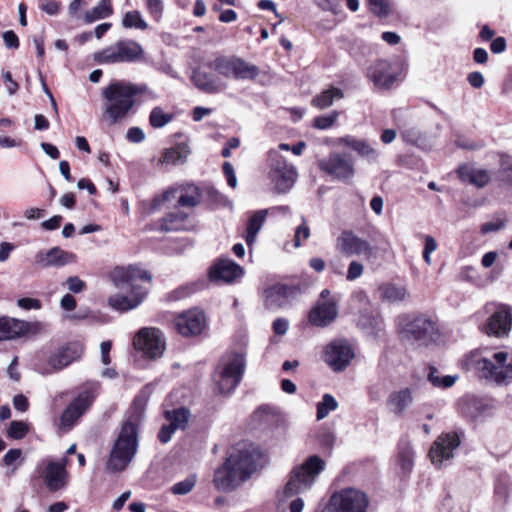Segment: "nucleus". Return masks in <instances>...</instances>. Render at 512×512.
I'll return each mask as SVG.
<instances>
[{
    "mask_svg": "<svg viewBox=\"0 0 512 512\" xmlns=\"http://www.w3.org/2000/svg\"><path fill=\"white\" fill-rule=\"evenodd\" d=\"M22 461V451L18 448L8 450L2 459L3 465L10 468V474L18 469Z\"/></svg>",
    "mask_w": 512,
    "mask_h": 512,
    "instance_id": "49530a36",
    "label": "nucleus"
},
{
    "mask_svg": "<svg viewBox=\"0 0 512 512\" xmlns=\"http://www.w3.org/2000/svg\"><path fill=\"white\" fill-rule=\"evenodd\" d=\"M343 97V91L340 88L332 86L315 96L312 99V105L318 109H325L330 107L335 100L342 99Z\"/></svg>",
    "mask_w": 512,
    "mask_h": 512,
    "instance_id": "c9c22d12",
    "label": "nucleus"
},
{
    "mask_svg": "<svg viewBox=\"0 0 512 512\" xmlns=\"http://www.w3.org/2000/svg\"><path fill=\"white\" fill-rule=\"evenodd\" d=\"M368 505L365 492L349 487L333 493L322 512H367Z\"/></svg>",
    "mask_w": 512,
    "mask_h": 512,
    "instance_id": "1a4fd4ad",
    "label": "nucleus"
},
{
    "mask_svg": "<svg viewBox=\"0 0 512 512\" xmlns=\"http://www.w3.org/2000/svg\"><path fill=\"white\" fill-rule=\"evenodd\" d=\"M191 80L196 87L205 92L217 91V85L215 81L205 72L199 70L194 71Z\"/></svg>",
    "mask_w": 512,
    "mask_h": 512,
    "instance_id": "79ce46f5",
    "label": "nucleus"
},
{
    "mask_svg": "<svg viewBox=\"0 0 512 512\" xmlns=\"http://www.w3.org/2000/svg\"><path fill=\"white\" fill-rule=\"evenodd\" d=\"M379 293L382 299L389 302H398L406 298L407 291L403 286L385 284L379 287Z\"/></svg>",
    "mask_w": 512,
    "mask_h": 512,
    "instance_id": "58836bf2",
    "label": "nucleus"
},
{
    "mask_svg": "<svg viewBox=\"0 0 512 512\" xmlns=\"http://www.w3.org/2000/svg\"><path fill=\"white\" fill-rule=\"evenodd\" d=\"M370 10L379 17H387L390 14L388 0H368Z\"/></svg>",
    "mask_w": 512,
    "mask_h": 512,
    "instance_id": "864d4df0",
    "label": "nucleus"
},
{
    "mask_svg": "<svg viewBox=\"0 0 512 512\" xmlns=\"http://www.w3.org/2000/svg\"><path fill=\"white\" fill-rule=\"evenodd\" d=\"M355 357L350 343L344 339H335L327 344L323 351L324 362L334 371H344Z\"/></svg>",
    "mask_w": 512,
    "mask_h": 512,
    "instance_id": "2eb2a0df",
    "label": "nucleus"
},
{
    "mask_svg": "<svg viewBox=\"0 0 512 512\" xmlns=\"http://www.w3.org/2000/svg\"><path fill=\"white\" fill-rule=\"evenodd\" d=\"M126 137L132 143H140L145 139V134L139 127H131L127 130Z\"/></svg>",
    "mask_w": 512,
    "mask_h": 512,
    "instance_id": "680f3d73",
    "label": "nucleus"
},
{
    "mask_svg": "<svg viewBox=\"0 0 512 512\" xmlns=\"http://www.w3.org/2000/svg\"><path fill=\"white\" fill-rule=\"evenodd\" d=\"M28 425L22 421H12L8 429V436L13 439H22L28 432Z\"/></svg>",
    "mask_w": 512,
    "mask_h": 512,
    "instance_id": "603ef678",
    "label": "nucleus"
},
{
    "mask_svg": "<svg viewBox=\"0 0 512 512\" xmlns=\"http://www.w3.org/2000/svg\"><path fill=\"white\" fill-rule=\"evenodd\" d=\"M172 120V115L165 113L162 108L155 107L150 113L149 121L154 128H162Z\"/></svg>",
    "mask_w": 512,
    "mask_h": 512,
    "instance_id": "de8ad7c7",
    "label": "nucleus"
},
{
    "mask_svg": "<svg viewBox=\"0 0 512 512\" xmlns=\"http://www.w3.org/2000/svg\"><path fill=\"white\" fill-rule=\"evenodd\" d=\"M428 381L437 388H449L453 386L458 379L457 375H440L439 371L435 367H429Z\"/></svg>",
    "mask_w": 512,
    "mask_h": 512,
    "instance_id": "ea45409f",
    "label": "nucleus"
},
{
    "mask_svg": "<svg viewBox=\"0 0 512 512\" xmlns=\"http://www.w3.org/2000/svg\"><path fill=\"white\" fill-rule=\"evenodd\" d=\"M245 367V360L240 353H231L225 355L214 374V382L217 389L222 394H227L234 390L239 384Z\"/></svg>",
    "mask_w": 512,
    "mask_h": 512,
    "instance_id": "0eeeda50",
    "label": "nucleus"
},
{
    "mask_svg": "<svg viewBox=\"0 0 512 512\" xmlns=\"http://www.w3.org/2000/svg\"><path fill=\"white\" fill-rule=\"evenodd\" d=\"M149 90L146 84H134L124 80H116L102 89L104 100L100 122L111 127L120 123L130 113L136 103L135 97Z\"/></svg>",
    "mask_w": 512,
    "mask_h": 512,
    "instance_id": "f03ea898",
    "label": "nucleus"
},
{
    "mask_svg": "<svg viewBox=\"0 0 512 512\" xmlns=\"http://www.w3.org/2000/svg\"><path fill=\"white\" fill-rule=\"evenodd\" d=\"M40 8L48 15H56L60 9V2L56 0H44Z\"/></svg>",
    "mask_w": 512,
    "mask_h": 512,
    "instance_id": "e2e57ef3",
    "label": "nucleus"
},
{
    "mask_svg": "<svg viewBox=\"0 0 512 512\" xmlns=\"http://www.w3.org/2000/svg\"><path fill=\"white\" fill-rule=\"evenodd\" d=\"M190 226L188 215L182 211L167 214L161 224L162 229L165 231L188 230Z\"/></svg>",
    "mask_w": 512,
    "mask_h": 512,
    "instance_id": "f704fd0d",
    "label": "nucleus"
},
{
    "mask_svg": "<svg viewBox=\"0 0 512 512\" xmlns=\"http://www.w3.org/2000/svg\"><path fill=\"white\" fill-rule=\"evenodd\" d=\"M5 46L8 49H17L19 47V39L14 31L8 30L2 34Z\"/></svg>",
    "mask_w": 512,
    "mask_h": 512,
    "instance_id": "052dcab7",
    "label": "nucleus"
},
{
    "mask_svg": "<svg viewBox=\"0 0 512 512\" xmlns=\"http://www.w3.org/2000/svg\"><path fill=\"white\" fill-rule=\"evenodd\" d=\"M243 274L241 266L229 259L219 260L209 272L212 281L231 283Z\"/></svg>",
    "mask_w": 512,
    "mask_h": 512,
    "instance_id": "bb28decb",
    "label": "nucleus"
},
{
    "mask_svg": "<svg viewBox=\"0 0 512 512\" xmlns=\"http://www.w3.org/2000/svg\"><path fill=\"white\" fill-rule=\"evenodd\" d=\"M338 407V403L335 398L331 394H324L322 401L317 404V412L316 417L317 420H322L327 417V415L336 410Z\"/></svg>",
    "mask_w": 512,
    "mask_h": 512,
    "instance_id": "c03bdc74",
    "label": "nucleus"
},
{
    "mask_svg": "<svg viewBox=\"0 0 512 512\" xmlns=\"http://www.w3.org/2000/svg\"><path fill=\"white\" fill-rule=\"evenodd\" d=\"M324 468L325 462L320 457L317 455L308 457L305 462L290 472L289 479L282 491L283 497H294L309 490Z\"/></svg>",
    "mask_w": 512,
    "mask_h": 512,
    "instance_id": "39448f33",
    "label": "nucleus"
},
{
    "mask_svg": "<svg viewBox=\"0 0 512 512\" xmlns=\"http://www.w3.org/2000/svg\"><path fill=\"white\" fill-rule=\"evenodd\" d=\"M144 58L143 47L132 39L119 40L93 54V60L101 65L134 63Z\"/></svg>",
    "mask_w": 512,
    "mask_h": 512,
    "instance_id": "423d86ee",
    "label": "nucleus"
},
{
    "mask_svg": "<svg viewBox=\"0 0 512 512\" xmlns=\"http://www.w3.org/2000/svg\"><path fill=\"white\" fill-rule=\"evenodd\" d=\"M2 79L6 84L7 92L14 95L18 90V84L12 79V74L9 71L2 72Z\"/></svg>",
    "mask_w": 512,
    "mask_h": 512,
    "instance_id": "338daca9",
    "label": "nucleus"
},
{
    "mask_svg": "<svg viewBox=\"0 0 512 512\" xmlns=\"http://www.w3.org/2000/svg\"><path fill=\"white\" fill-rule=\"evenodd\" d=\"M113 14V7L110 0H101L97 6L93 7L85 13L84 20L86 23H92L96 20L105 19Z\"/></svg>",
    "mask_w": 512,
    "mask_h": 512,
    "instance_id": "e433bc0d",
    "label": "nucleus"
},
{
    "mask_svg": "<svg viewBox=\"0 0 512 512\" xmlns=\"http://www.w3.org/2000/svg\"><path fill=\"white\" fill-rule=\"evenodd\" d=\"M77 261V256L69 251H65L59 247H53L47 251H40L35 255L36 265L47 267H62L69 264H74Z\"/></svg>",
    "mask_w": 512,
    "mask_h": 512,
    "instance_id": "b1692460",
    "label": "nucleus"
},
{
    "mask_svg": "<svg viewBox=\"0 0 512 512\" xmlns=\"http://www.w3.org/2000/svg\"><path fill=\"white\" fill-rule=\"evenodd\" d=\"M39 329L37 322H28L8 316L0 317V341H9L21 338Z\"/></svg>",
    "mask_w": 512,
    "mask_h": 512,
    "instance_id": "aec40b11",
    "label": "nucleus"
},
{
    "mask_svg": "<svg viewBox=\"0 0 512 512\" xmlns=\"http://www.w3.org/2000/svg\"><path fill=\"white\" fill-rule=\"evenodd\" d=\"M256 447L240 443L214 472L213 484L218 491L230 492L249 480L256 472Z\"/></svg>",
    "mask_w": 512,
    "mask_h": 512,
    "instance_id": "f257e3e1",
    "label": "nucleus"
},
{
    "mask_svg": "<svg viewBox=\"0 0 512 512\" xmlns=\"http://www.w3.org/2000/svg\"><path fill=\"white\" fill-rule=\"evenodd\" d=\"M364 266L359 261L353 260L349 263L346 279L348 281H354L363 275Z\"/></svg>",
    "mask_w": 512,
    "mask_h": 512,
    "instance_id": "6e6d98bb",
    "label": "nucleus"
},
{
    "mask_svg": "<svg viewBox=\"0 0 512 512\" xmlns=\"http://www.w3.org/2000/svg\"><path fill=\"white\" fill-rule=\"evenodd\" d=\"M66 283L68 285V289L73 293H80L85 287L84 281L77 276L68 277Z\"/></svg>",
    "mask_w": 512,
    "mask_h": 512,
    "instance_id": "69168bd1",
    "label": "nucleus"
},
{
    "mask_svg": "<svg viewBox=\"0 0 512 512\" xmlns=\"http://www.w3.org/2000/svg\"><path fill=\"white\" fill-rule=\"evenodd\" d=\"M298 285L277 283L265 289L264 305L268 310L287 309L300 297Z\"/></svg>",
    "mask_w": 512,
    "mask_h": 512,
    "instance_id": "ddd939ff",
    "label": "nucleus"
},
{
    "mask_svg": "<svg viewBox=\"0 0 512 512\" xmlns=\"http://www.w3.org/2000/svg\"><path fill=\"white\" fill-rule=\"evenodd\" d=\"M335 248L345 257L362 256L368 260L375 254V248L352 230L341 231L335 240Z\"/></svg>",
    "mask_w": 512,
    "mask_h": 512,
    "instance_id": "4468645a",
    "label": "nucleus"
},
{
    "mask_svg": "<svg viewBox=\"0 0 512 512\" xmlns=\"http://www.w3.org/2000/svg\"><path fill=\"white\" fill-rule=\"evenodd\" d=\"M84 346L79 341H71L56 349L48 358V365L53 371H59L80 359Z\"/></svg>",
    "mask_w": 512,
    "mask_h": 512,
    "instance_id": "412c9836",
    "label": "nucleus"
},
{
    "mask_svg": "<svg viewBox=\"0 0 512 512\" xmlns=\"http://www.w3.org/2000/svg\"><path fill=\"white\" fill-rule=\"evenodd\" d=\"M310 236V229L306 223V220L302 218V223L296 228L294 235V246L296 248L300 247L302 244V239L306 240Z\"/></svg>",
    "mask_w": 512,
    "mask_h": 512,
    "instance_id": "5fc2aeb1",
    "label": "nucleus"
},
{
    "mask_svg": "<svg viewBox=\"0 0 512 512\" xmlns=\"http://www.w3.org/2000/svg\"><path fill=\"white\" fill-rule=\"evenodd\" d=\"M17 305L24 310H39L42 308V303L39 299L30 297L19 298Z\"/></svg>",
    "mask_w": 512,
    "mask_h": 512,
    "instance_id": "13d9d810",
    "label": "nucleus"
},
{
    "mask_svg": "<svg viewBox=\"0 0 512 512\" xmlns=\"http://www.w3.org/2000/svg\"><path fill=\"white\" fill-rule=\"evenodd\" d=\"M413 397L409 388L394 391L390 394L387 405L391 412L395 415H402L406 409L412 404Z\"/></svg>",
    "mask_w": 512,
    "mask_h": 512,
    "instance_id": "72a5a7b5",
    "label": "nucleus"
},
{
    "mask_svg": "<svg viewBox=\"0 0 512 512\" xmlns=\"http://www.w3.org/2000/svg\"><path fill=\"white\" fill-rule=\"evenodd\" d=\"M461 443L460 436L456 432L441 434L430 448L429 456L435 465H442L444 461L454 456V451Z\"/></svg>",
    "mask_w": 512,
    "mask_h": 512,
    "instance_id": "6ab92c4d",
    "label": "nucleus"
},
{
    "mask_svg": "<svg viewBox=\"0 0 512 512\" xmlns=\"http://www.w3.org/2000/svg\"><path fill=\"white\" fill-rule=\"evenodd\" d=\"M135 349L149 359H156L163 355L166 349L164 334L160 329L145 327L138 331L133 340Z\"/></svg>",
    "mask_w": 512,
    "mask_h": 512,
    "instance_id": "f8f14e48",
    "label": "nucleus"
},
{
    "mask_svg": "<svg viewBox=\"0 0 512 512\" xmlns=\"http://www.w3.org/2000/svg\"><path fill=\"white\" fill-rule=\"evenodd\" d=\"M195 484H196V476L191 475V476L187 477L185 480L174 484L171 488V491L175 495H185L193 489Z\"/></svg>",
    "mask_w": 512,
    "mask_h": 512,
    "instance_id": "3c124183",
    "label": "nucleus"
},
{
    "mask_svg": "<svg viewBox=\"0 0 512 512\" xmlns=\"http://www.w3.org/2000/svg\"><path fill=\"white\" fill-rule=\"evenodd\" d=\"M400 338L417 347H427L434 343L439 336L436 321L426 315L419 314L403 319L399 324Z\"/></svg>",
    "mask_w": 512,
    "mask_h": 512,
    "instance_id": "20e7f679",
    "label": "nucleus"
},
{
    "mask_svg": "<svg viewBox=\"0 0 512 512\" xmlns=\"http://www.w3.org/2000/svg\"><path fill=\"white\" fill-rule=\"evenodd\" d=\"M66 464V458L62 459L60 462L49 461L47 463V466L42 471L41 476L48 490L58 491L66 486Z\"/></svg>",
    "mask_w": 512,
    "mask_h": 512,
    "instance_id": "393cba45",
    "label": "nucleus"
},
{
    "mask_svg": "<svg viewBox=\"0 0 512 512\" xmlns=\"http://www.w3.org/2000/svg\"><path fill=\"white\" fill-rule=\"evenodd\" d=\"M165 417L169 421V424L174 427V429L183 430L186 428L188 424L190 412L188 409L180 407L172 411H166Z\"/></svg>",
    "mask_w": 512,
    "mask_h": 512,
    "instance_id": "4c0bfd02",
    "label": "nucleus"
},
{
    "mask_svg": "<svg viewBox=\"0 0 512 512\" xmlns=\"http://www.w3.org/2000/svg\"><path fill=\"white\" fill-rule=\"evenodd\" d=\"M209 67L218 75L236 81L253 79L256 75V66L236 55H218Z\"/></svg>",
    "mask_w": 512,
    "mask_h": 512,
    "instance_id": "6e6552de",
    "label": "nucleus"
},
{
    "mask_svg": "<svg viewBox=\"0 0 512 512\" xmlns=\"http://www.w3.org/2000/svg\"><path fill=\"white\" fill-rule=\"evenodd\" d=\"M173 325L175 330L184 337L201 334L206 327V317L202 310L190 309L178 314Z\"/></svg>",
    "mask_w": 512,
    "mask_h": 512,
    "instance_id": "a211bd4d",
    "label": "nucleus"
},
{
    "mask_svg": "<svg viewBox=\"0 0 512 512\" xmlns=\"http://www.w3.org/2000/svg\"><path fill=\"white\" fill-rule=\"evenodd\" d=\"M122 26L127 29L135 28L139 30H146L148 28L147 22L138 10L126 12L122 18Z\"/></svg>",
    "mask_w": 512,
    "mask_h": 512,
    "instance_id": "a19ab883",
    "label": "nucleus"
},
{
    "mask_svg": "<svg viewBox=\"0 0 512 512\" xmlns=\"http://www.w3.org/2000/svg\"><path fill=\"white\" fill-rule=\"evenodd\" d=\"M146 9L155 22H160L164 13L163 0H144Z\"/></svg>",
    "mask_w": 512,
    "mask_h": 512,
    "instance_id": "8fccbe9b",
    "label": "nucleus"
},
{
    "mask_svg": "<svg viewBox=\"0 0 512 512\" xmlns=\"http://www.w3.org/2000/svg\"><path fill=\"white\" fill-rule=\"evenodd\" d=\"M195 290H196V286L194 284H187V285L181 286L178 289L174 290L170 294V297L174 300H178V299L189 296L190 294L195 292Z\"/></svg>",
    "mask_w": 512,
    "mask_h": 512,
    "instance_id": "bf43d9fd",
    "label": "nucleus"
},
{
    "mask_svg": "<svg viewBox=\"0 0 512 512\" xmlns=\"http://www.w3.org/2000/svg\"><path fill=\"white\" fill-rule=\"evenodd\" d=\"M398 464L403 473H408L413 467V451L409 444H405L399 450Z\"/></svg>",
    "mask_w": 512,
    "mask_h": 512,
    "instance_id": "a18cd8bd",
    "label": "nucleus"
},
{
    "mask_svg": "<svg viewBox=\"0 0 512 512\" xmlns=\"http://www.w3.org/2000/svg\"><path fill=\"white\" fill-rule=\"evenodd\" d=\"M94 396L89 391L81 392L64 410L61 415L60 423L65 430H69L75 422L91 405Z\"/></svg>",
    "mask_w": 512,
    "mask_h": 512,
    "instance_id": "5701e85b",
    "label": "nucleus"
},
{
    "mask_svg": "<svg viewBox=\"0 0 512 512\" xmlns=\"http://www.w3.org/2000/svg\"><path fill=\"white\" fill-rule=\"evenodd\" d=\"M369 79L375 86L383 89L390 88L396 80V76L391 73V64L386 60H378L367 72Z\"/></svg>",
    "mask_w": 512,
    "mask_h": 512,
    "instance_id": "c85d7f7f",
    "label": "nucleus"
},
{
    "mask_svg": "<svg viewBox=\"0 0 512 512\" xmlns=\"http://www.w3.org/2000/svg\"><path fill=\"white\" fill-rule=\"evenodd\" d=\"M147 291L140 286H133L129 289L128 295L116 293L108 298V304L117 311H129L137 308L145 299Z\"/></svg>",
    "mask_w": 512,
    "mask_h": 512,
    "instance_id": "a878e982",
    "label": "nucleus"
},
{
    "mask_svg": "<svg viewBox=\"0 0 512 512\" xmlns=\"http://www.w3.org/2000/svg\"><path fill=\"white\" fill-rule=\"evenodd\" d=\"M337 144L350 147L357 152L359 156L370 162L376 161L379 156L378 151L368 141L357 139L351 135L338 138Z\"/></svg>",
    "mask_w": 512,
    "mask_h": 512,
    "instance_id": "7c9ffc66",
    "label": "nucleus"
},
{
    "mask_svg": "<svg viewBox=\"0 0 512 512\" xmlns=\"http://www.w3.org/2000/svg\"><path fill=\"white\" fill-rule=\"evenodd\" d=\"M318 166L323 172L343 182L350 181L355 174L352 157L338 152L320 159Z\"/></svg>",
    "mask_w": 512,
    "mask_h": 512,
    "instance_id": "f3484780",
    "label": "nucleus"
},
{
    "mask_svg": "<svg viewBox=\"0 0 512 512\" xmlns=\"http://www.w3.org/2000/svg\"><path fill=\"white\" fill-rule=\"evenodd\" d=\"M339 117L338 111H333L326 115L317 116L314 118L313 127L321 130L332 127Z\"/></svg>",
    "mask_w": 512,
    "mask_h": 512,
    "instance_id": "09e8293b",
    "label": "nucleus"
},
{
    "mask_svg": "<svg viewBox=\"0 0 512 512\" xmlns=\"http://www.w3.org/2000/svg\"><path fill=\"white\" fill-rule=\"evenodd\" d=\"M108 278L117 289H132L138 280L152 281V275L139 265L115 266L108 272Z\"/></svg>",
    "mask_w": 512,
    "mask_h": 512,
    "instance_id": "dca6fc26",
    "label": "nucleus"
},
{
    "mask_svg": "<svg viewBox=\"0 0 512 512\" xmlns=\"http://www.w3.org/2000/svg\"><path fill=\"white\" fill-rule=\"evenodd\" d=\"M337 304L335 300H328L318 303L309 314L311 324L319 327H325L333 322L337 317Z\"/></svg>",
    "mask_w": 512,
    "mask_h": 512,
    "instance_id": "cd10ccee",
    "label": "nucleus"
},
{
    "mask_svg": "<svg viewBox=\"0 0 512 512\" xmlns=\"http://www.w3.org/2000/svg\"><path fill=\"white\" fill-rule=\"evenodd\" d=\"M190 154L187 144H179L175 147L166 148L161 152L158 159V166L164 168L184 164Z\"/></svg>",
    "mask_w": 512,
    "mask_h": 512,
    "instance_id": "2f4dec72",
    "label": "nucleus"
},
{
    "mask_svg": "<svg viewBox=\"0 0 512 512\" xmlns=\"http://www.w3.org/2000/svg\"><path fill=\"white\" fill-rule=\"evenodd\" d=\"M272 328L275 334L284 335L288 331L289 322L285 318H277L273 321Z\"/></svg>",
    "mask_w": 512,
    "mask_h": 512,
    "instance_id": "774afa93",
    "label": "nucleus"
},
{
    "mask_svg": "<svg viewBox=\"0 0 512 512\" xmlns=\"http://www.w3.org/2000/svg\"><path fill=\"white\" fill-rule=\"evenodd\" d=\"M508 353L499 351L490 358L483 357L476 363L481 376L497 384H508L512 381V364L507 362Z\"/></svg>",
    "mask_w": 512,
    "mask_h": 512,
    "instance_id": "9b49d317",
    "label": "nucleus"
},
{
    "mask_svg": "<svg viewBox=\"0 0 512 512\" xmlns=\"http://www.w3.org/2000/svg\"><path fill=\"white\" fill-rule=\"evenodd\" d=\"M141 413L139 411L133 421L127 420L123 423L106 463V469L109 472L123 471L135 456L138 447L137 422Z\"/></svg>",
    "mask_w": 512,
    "mask_h": 512,
    "instance_id": "7ed1b4c3",
    "label": "nucleus"
},
{
    "mask_svg": "<svg viewBox=\"0 0 512 512\" xmlns=\"http://www.w3.org/2000/svg\"><path fill=\"white\" fill-rule=\"evenodd\" d=\"M457 173L462 182L469 183L477 188L485 187L491 180L490 171L471 165L460 166Z\"/></svg>",
    "mask_w": 512,
    "mask_h": 512,
    "instance_id": "c756f323",
    "label": "nucleus"
},
{
    "mask_svg": "<svg viewBox=\"0 0 512 512\" xmlns=\"http://www.w3.org/2000/svg\"><path fill=\"white\" fill-rule=\"evenodd\" d=\"M269 178L278 193L288 192L295 184L298 173L294 165L289 164L277 151L269 152Z\"/></svg>",
    "mask_w": 512,
    "mask_h": 512,
    "instance_id": "9d476101",
    "label": "nucleus"
},
{
    "mask_svg": "<svg viewBox=\"0 0 512 512\" xmlns=\"http://www.w3.org/2000/svg\"><path fill=\"white\" fill-rule=\"evenodd\" d=\"M512 328V314L508 305L499 304L484 326V332L490 336L504 337Z\"/></svg>",
    "mask_w": 512,
    "mask_h": 512,
    "instance_id": "4be33fe9",
    "label": "nucleus"
},
{
    "mask_svg": "<svg viewBox=\"0 0 512 512\" xmlns=\"http://www.w3.org/2000/svg\"><path fill=\"white\" fill-rule=\"evenodd\" d=\"M180 191L178 204L190 208L199 205L205 193L211 194L214 192L212 188H201L194 184L183 185Z\"/></svg>",
    "mask_w": 512,
    "mask_h": 512,
    "instance_id": "473e14b6",
    "label": "nucleus"
},
{
    "mask_svg": "<svg viewBox=\"0 0 512 512\" xmlns=\"http://www.w3.org/2000/svg\"><path fill=\"white\" fill-rule=\"evenodd\" d=\"M497 179L501 183L512 187V157L501 155L500 168L497 172Z\"/></svg>",
    "mask_w": 512,
    "mask_h": 512,
    "instance_id": "37998d69",
    "label": "nucleus"
},
{
    "mask_svg": "<svg viewBox=\"0 0 512 512\" xmlns=\"http://www.w3.org/2000/svg\"><path fill=\"white\" fill-rule=\"evenodd\" d=\"M223 173L226 176L227 183L230 187L235 188L237 185L236 175L234 173V169L230 162H224L223 164Z\"/></svg>",
    "mask_w": 512,
    "mask_h": 512,
    "instance_id": "0e129e2a",
    "label": "nucleus"
},
{
    "mask_svg": "<svg viewBox=\"0 0 512 512\" xmlns=\"http://www.w3.org/2000/svg\"><path fill=\"white\" fill-rule=\"evenodd\" d=\"M437 249V242L436 240L430 236H425V245L423 250V259L426 262V264H431V254Z\"/></svg>",
    "mask_w": 512,
    "mask_h": 512,
    "instance_id": "4d7b16f0",
    "label": "nucleus"
}]
</instances>
